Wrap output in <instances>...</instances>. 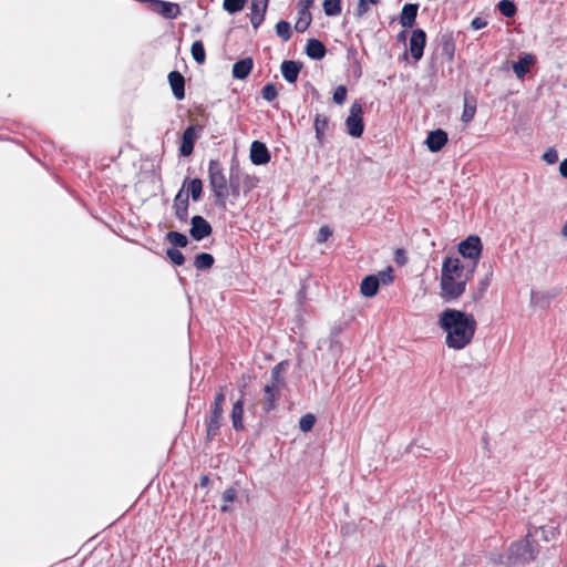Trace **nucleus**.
<instances>
[{
	"label": "nucleus",
	"instance_id": "1",
	"mask_svg": "<svg viewBox=\"0 0 567 567\" xmlns=\"http://www.w3.org/2000/svg\"><path fill=\"white\" fill-rule=\"evenodd\" d=\"M439 327L446 334V347L453 350H462L472 342L477 322L472 313L446 308L439 316Z\"/></svg>",
	"mask_w": 567,
	"mask_h": 567
},
{
	"label": "nucleus",
	"instance_id": "2",
	"mask_svg": "<svg viewBox=\"0 0 567 567\" xmlns=\"http://www.w3.org/2000/svg\"><path fill=\"white\" fill-rule=\"evenodd\" d=\"M472 275L465 274V267L457 257H445L442 264L440 287L441 298L446 301L458 299L466 290Z\"/></svg>",
	"mask_w": 567,
	"mask_h": 567
},
{
	"label": "nucleus",
	"instance_id": "3",
	"mask_svg": "<svg viewBox=\"0 0 567 567\" xmlns=\"http://www.w3.org/2000/svg\"><path fill=\"white\" fill-rule=\"evenodd\" d=\"M208 181L216 198V205L225 209L229 197L228 178L226 177L223 164L218 159H210L208 163Z\"/></svg>",
	"mask_w": 567,
	"mask_h": 567
},
{
	"label": "nucleus",
	"instance_id": "4",
	"mask_svg": "<svg viewBox=\"0 0 567 567\" xmlns=\"http://www.w3.org/2000/svg\"><path fill=\"white\" fill-rule=\"evenodd\" d=\"M537 554V542L534 539L532 528H529L525 539L512 543L508 548L507 560L512 564H528L536 558Z\"/></svg>",
	"mask_w": 567,
	"mask_h": 567
},
{
	"label": "nucleus",
	"instance_id": "5",
	"mask_svg": "<svg viewBox=\"0 0 567 567\" xmlns=\"http://www.w3.org/2000/svg\"><path fill=\"white\" fill-rule=\"evenodd\" d=\"M362 113V103L359 101H354L350 106L349 115L344 122L346 131L351 137L359 138L362 136L364 132V122Z\"/></svg>",
	"mask_w": 567,
	"mask_h": 567
},
{
	"label": "nucleus",
	"instance_id": "6",
	"mask_svg": "<svg viewBox=\"0 0 567 567\" xmlns=\"http://www.w3.org/2000/svg\"><path fill=\"white\" fill-rule=\"evenodd\" d=\"M482 241L481 238L476 235H471L464 240H462L458 245V252L467 259L474 260L472 268L470 269V274L473 275L476 262L482 252Z\"/></svg>",
	"mask_w": 567,
	"mask_h": 567
},
{
	"label": "nucleus",
	"instance_id": "7",
	"mask_svg": "<svg viewBox=\"0 0 567 567\" xmlns=\"http://www.w3.org/2000/svg\"><path fill=\"white\" fill-rule=\"evenodd\" d=\"M241 185H245L247 187L246 192H248L252 187L250 177L244 174L237 164L231 165L228 177L229 195L237 198L240 195Z\"/></svg>",
	"mask_w": 567,
	"mask_h": 567
},
{
	"label": "nucleus",
	"instance_id": "8",
	"mask_svg": "<svg viewBox=\"0 0 567 567\" xmlns=\"http://www.w3.org/2000/svg\"><path fill=\"white\" fill-rule=\"evenodd\" d=\"M212 233V225L203 216L195 215L190 218L189 235L194 240L200 241L210 236Z\"/></svg>",
	"mask_w": 567,
	"mask_h": 567
},
{
	"label": "nucleus",
	"instance_id": "9",
	"mask_svg": "<svg viewBox=\"0 0 567 567\" xmlns=\"http://www.w3.org/2000/svg\"><path fill=\"white\" fill-rule=\"evenodd\" d=\"M203 130L200 125H189L182 134V143L179 146L181 156L187 157L194 151V145L198 138V133Z\"/></svg>",
	"mask_w": 567,
	"mask_h": 567
},
{
	"label": "nucleus",
	"instance_id": "10",
	"mask_svg": "<svg viewBox=\"0 0 567 567\" xmlns=\"http://www.w3.org/2000/svg\"><path fill=\"white\" fill-rule=\"evenodd\" d=\"M410 53L415 61H420L424 53L426 45V33L422 29H415L412 31L410 38Z\"/></svg>",
	"mask_w": 567,
	"mask_h": 567
},
{
	"label": "nucleus",
	"instance_id": "11",
	"mask_svg": "<svg viewBox=\"0 0 567 567\" xmlns=\"http://www.w3.org/2000/svg\"><path fill=\"white\" fill-rule=\"evenodd\" d=\"M224 409L210 408L209 416L206 420V440L213 441L218 434L221 426Z\"/></svg>",
	"mask_w": 567,
	"mask_h": 567
},
{
	"label": "nucleus",
	"instance_id": "12",
	"mask_svg": "<svg viewBox=\"0 0 567 567\" xmlns=\"http://www.w3.org/2000/svg\"><path fill=\"white\" fill-rule=\"evenodd\" d=\"M151 10L165 19H176L181 14V8L177 3L164 0H154Z\"/></svg>",
	"mask_w": 567,
	"mask_h": 567
},
{
	"label": "nucleus",
	"instance_id": "13",
	"mask_svg": "<svg viewBox=\"0 0 567 567\" xmlns=\"http://www.w3.org/2000/svg\"><path fill=\"white\" fill-rule=\"evenodd\" d=\"M249 157L254 165H265L269 163L271 156L265 143L254 141L250 145Z\"/></svg>",
	"mask_w": 567,
	"mask_h": 567
},
{
	"label": "nucleus",
	"instance_id": "14",
	"mask_svg": "<svg viewBox=\"0 0 567 567\" xmlns=\"http://www.w3.org/2000/svg\"><path fill=\"white\" fill-rule=\"evenodd\" d=\"M447 133L441 128H437L435 131H431L427 134L425 144L432 153L440 152L445 144L447 143Z\"/></svg>",
	"mask_w": 567,
	"mask_h": 567
},
{
	"label": "nucleus",
	"instance_id": "15",
	"mask_svg": "<svg viewBox=\"0 0 567 567\" xmlns=\"http://www.w3.org/2000/svg\"><path fill=\"white\" fill-rule=\"evenodd\" d=\"M182 189L185 192L186 195H189V198L193 202H198L203 196V182L198 177H186L183 182Z\"/></svg>",
	"mask_w": 567,
	"mask_h": 567
},
{
	"label": "nucleus",
	"instance_id": "16",
	"mask_svg": "<svg viewBox=\"0 0 567 567\" xmlns=\"http://www.w3.org/2000/svg\"><path fill=\"white\" fill-rule=\"evenodd\" d=\"M301 69L302 63L293 60H285L280 65L281 74L288 83H295L298 80Z\"/></svg>",
	"mask_w": 567,
	"mask_h": 567
},
{
	"label": "nucleus",
	"instance_id": "17",
	"mask_svg": "<svg viewBox=\"0 0 567 567\" xmlns=\"http://www.w3.org/2000/svg\"><path fill=\"white\" fill-rule=\"evenodd\" d=\"M168 83L176 100L182 101L185 97V79L178 71H172L168 74Z\"/></svg>",
	"mask_w": 567,
	"mask_h": 567
},
{
	"label": "nucleus",
	"instance_id": "18",
	"mask_svg": "<svg viewBox=\"0 0 567 567\" xmlns=\"http://www.w3.org/2000/svg\"><path fill=\"white\" fill-rule=\"evenodd\" d=\"M419 4L416 3H405L402 8L400 14V24L403 28H412L415 24V20L417 17Z\"/></svg>",
	"mask_w": 567,
	"mask_h": 567
},
{
	"label": "nucleus",
	"instance_id": "19",
	"mask_svg": "<svg viewBox=\"0 0 567 567\" xmlns=\"http://www.w3.org/2000/svg\"><path fill=\"white\" fill-rule=\"evenodd\" d=\"M313 128L316 140L320 146L324 144L326 132L329 128V117L324 114L317 113L313 118Z\"/></svg>",
	"mask_w": 567,
	"mask_h": 567
},
{
	"label": "nucleus",
	"instance_id": "20",
	"mask_svg": "<svg viewBox=\"0 0 567 567\" xmlns=\"http://www.w3.org/2000/svg\"><path fill=\"white\" fill-rule=\"evenodd\" d=\"M535 55L525 53L513 63V71L518 79H523L529 71V66L535 62Z\"/></svg>",
	"mask_w": 567,
	"mask_h": 567
},
{
	"label": "nucleus",
	"instance_id": "21",
	"mask_svg": "<svg viewBox=\"0 0 567 567\" xmlns=\"http://www.w3.org/2000/svg\"><path fill=\"white\" fill-rule=\"evenodd\" d=\"M254 61L251 58L238 60L233 65V76L237 80H245L251 72Z\"/></svg>",
	"mask_w": 567,
	"mask_h": 567
},
{
	"label": "nucleus",
	"instance_id": "22",
	"mask_svg": "<svg viewBox=\"0 0 567 567\" xmlns=\"http://www.w3.org/2000/svg\"><path fill=\"white\" fill-rule=\"evenodd\" d=\"M379 287V277L377 275H369L361 281L360 291L364 297L371 298L378 293Z\"/></svg>",
	"mask_w": 567,
	"mask_h": 567
},
{
	"label": "nucleus",
	"instance_id": "23",
	"mask_svg": "<svg viewBox=\"0 0 567 567\" xmlns=\"http://www.w3.org/2000/svg\"><path fill=\"white\" fill-rule=\"evenodd\" d=\"M327 49L318 39H309L306 45V54L312 60H322L326 56Z\"/></svg>",
	"mask_w": 567,
	"mask_h": 567
},
{
	"label": "nucleus",
	"instance_id": "24",
	"mask_svg": "<svg viewBox=\"0 0 567 567\" xmlns=\"http://www.w3.org/2000/svg\"><path fill=\"white\" fill-rule=\"evenodd\" d=\"M233 427L235 431L244 430V400L243 396L234 404L230 413Z\"/></svg>",
	"mask_w": 567,
	"mask_h": 567
},
{
	"label": "nucleus",
	"instance_id": "25",
	"mask_svg": "<svg viewBox=\"0 0 567 567\" xmlns=\"http://www.w3.org/2000/svg\"><path fill=\"white\" fill-rule=\"evenodd\" d=\"M441 54L446 58L447 61L454 59L455 42L451 33L441 34L440 39Z\"/></svg>",
	"mask_w": 567,
	"mask_h": 567
},
{
	"label": "nucleus",
	"instance_id": "26",
	"mask_svg": "<svg viewBox=\"0 0 567 567\" xmlns=\"http://www.w3.org/2000/svg\"><path fill=\"white\" fill-rule=\"evenodd\" d=\"M265 400L262 402V409L266 413H269L276 408V401L280 394V389L272 388V385H265Z\"/></svg>",
	"mask_w": 567,
	"mask_h": 567
},
{
	"label": "nucleus",
	"instance_id": "27",
	"mask_svg": "<svg viewBox=\"0 0 567 567\" xmlns=\"http://www.w3.org/2000/svg\"><path fill=\"white\" fill-rule=\"evenodd\" d=\"M556 293L549 291H534L530 292V303L535 307H539L545 309L549 306L551 299H554Z\"/></svg>",
	"mask_w": 567,
	"mask_h": 567
},
{
	"label": "nucleus",
	"instance_id": "28",
	"mask_svg": "<svg viewBox=\"0 0 567 567\" xmlns=\"http://www.w3.org/2000/svg\"><path fill=\"white\" fill-rule=\"evenodd\" d=\"M287 364L288 363L286 361H281L271 369L270 382L267 385H272V388L280 389V385L284 383L282 373Z\"/></svg>",
	"mask_w": 567,
	"mask_h": 567
},
{
	"label": "nucleus",
	"instance_id": "29",
	"mask_svg": "<svg viewBox=\"0 0 567 567\" xmlns=\"http://www.w3.org/2000/svg\"><path fill=\"white\" fill-rule=\"evenodd\" d=\"M475 112H476V101L473 97L470 99L468 94L465 93L464 109H463L461 120L464 123H470L474 118Z\"/></svg>",
	"mask_w": 567,
	"mask_h": 567
},
{
	"label": "nucleus",
	"instance_id": "30",
	"mask_svg": "<svg viewBox=\"0 0 567 567\" xmlns=\"http://www.w3.org/2000/svg\"><path fill=\"white\" fill-rule=\"evenodd\" d=\"M299 18L295 24V30L299 33L305 32L312 21V16L309 10L300 9L298 11Z\"/></svg>",
	"mask_w": 567,
	"mask_h": 567
},
{
	"label": "nucleus",
	"instance_id": "31",
	"mask_svg": "<svg viewBox=\"0 0 567 567\" xmlns=\"http://www.w3.org/2000/svg\"><path fill=\"white\" fill-rule=\"evenodd\" d=\"M215 259L212 254L200 252L195 256L194 266L197 270H207L213 267Z\"/></svg>",
	"mask_w": 567,
	"mask_h": 567
},
{
	"label": "nucleus",
	"instance_id": "32",
	"mask_svg": "<svg viewBox=\"0 0 567 567\" xmlns=\"http://www.w3.org/2000/svg\"><path fill=\"white\" fill-rule=\"evenodd\" d=\"M165 239L173 245L174 248H185L188 245V238L179 231H168Z\"/></svg>",
	"mask_w": 567,
	"mask_h": 567
},
{
	"label": "nucleus",
	"instance_id": "33",
	"mask_svg": "<svg viewBox=\"0 0 567 567\" xmlns=\"http://www.w3.org/2000/svg\"><path fill=\"white\" fill-rule=\"evenodd\" d=\"M491 278H492V271L487 272L485 275V277L478 281L476 289L472 293V300L474 302H476L483 298L485 291L487 290V288L491 284Z\"/></svg>",
	"mask_w": 567,
	"mask_h": 567
},
{
	"label": "nucleus",
	"instance_id": "34",
	"mask_svg": "<svg viewBox=\"0 0 567 567\" xmlns=\"http://www.w3.org/2000/svg\"><path fill=\"white\" fill-rule=\"evenodd\" d=\"M534 537L540 534V537L545 542L554 539L556 536L557 527L554 525L539 526L532 529Z\"/></svg>",
	"mask_w": 567,
	"mask_h": 567
},
{
	"label": "nucleus",
	"instance_id": "35",
	"mask_svg": "<svg viewBox=\"0 0 567 567\" xmlns=\"http://www.w3.org/2000/svg\"><path fill=\"white\" fill-rule=\"evenodd\" d=\"M190 53H192L193 59L198 64L205 63L206 52H205L204 43L200 40H197L192 44Z\"/></svg>",
	"mask_w": 567,
	"mask_h": 567
},
{
	"label": "nucleus",
	"instance_id": "36",
	"mask_svg": "<svg viewBox=\"0 0 567 567\" xmlns=\"http://www.w3.org/2000/svg\"><path fill=\"white\" fill-rule=\"evenodd\" d=\"M323 11L328 17H337L342 11L341 0H324Z\"/></svg>",
	"mask_w": 567,
	"mask_h": 567
},
{
	"label": "nucleus",
	"instance_id": "37",
	"mask_svg": "<svg viewBox=\"0 0 567 567\" xmlns=\"http://www.w3.org/2000/svg\"><path fill=\"white\" fill-rule=\"evenodd\" d=\"M497 8L499 12L506 18H513L517 12L516 4L512 0H501L497 4Z\"/></svg>",
	"mask_w": 567,
	"mask_h": 567
},
{
	"label": "nucleus",
	"instance_id": "38",
	"mask_svg": "<svg viewBox=\"0 0 567 567\" xmlns=\"http://www.w3.org/2000/svg\"><path fill=\"white\" fill-rule=\"evenodd\" d=\"M248 0H224L223 7L224 9L234 14L244 9Z\"/></svg>",
	"mask_w": 567,
	"mask_h": 567
},
{
	"label": "nucleus",
	"instance_id": "39",
	"mask_svg": "<svg viewBox=\"0 0 567 567\" xmlns=\"http://www.w3.org/2000/svg\"><path fill=\"white\" fill-rule=\"evenodd\" d=\"M276 33L284 41H288L291 38V27L288 21L280 20L276 24Z\"/></svg>",
	"mask_w": 567,
	"mask_h": 567
},
{
	"label": "nucleus",
	"instance_id": "40",
	"mask_svg": "<svg viewBox=\"0 0 567 567\" xmlns=\"http://www.w3.org/2000/svg\"><path fill=\"white\" fill-rule=\"evenodd\" d=\"M315 423H316V416L311 413H307L300 417L299 429L301 432L307 433L312 430Z\"/></svg>",
	"mask_w": 567,
	"mask_h": 567
},
{
	"label": "nucleus",
	"instance_id": "41",
	"mask_svg": "<svg viewBox=\"0 0 567 567\" xmlns=\"http://www.w3.org/2000/svg\"><path fill=\"white\" fill-rule=\"evenodd\" d=\"M250 10V22L254 29H258L265 20L266 11H264L261 8L254 9V7H251Z\"/></svg>",
	"mask_w": 567,
	"mask_h": 567
},
{
	"label": "nucleus",
	"instance_id": "42",
	"mask_svg": "<svg viewBox=\"0 0 567 567\" xmlns=\"http://www.w3.org/2000/svg\"><path fill=\"white\" fill-rule=\"evenodd\" d=\"M166 255L167 257L169 258V260L175 265V266H182L184 265L185 262V256L183 255V252L177 249V248H174V247H171L166 250Z\"/></svg>",
	"mask_w": 567,
	"mask_h": 567
},
{
	"label": "nucleus",
	"instance_id": "43",
	"mask_svg": "<svg viewBox=\"0 0 567 567\" xmlns=\"http://www.w3.org/2000/svg\"><path fill=\"white\" fill-rule=\"evenodd\" d=\"M261 95L262 99H265L268 102L274 101L278 95L276 85L274 83H267L261 90Z\"/></svg>",
	"mask_w": 567,
	"mask_h": 567
},
{
	"label": "nucleus",
	"instance_id": "44",
	"mask_svg": "<svg viewBox=\"0 0 567 567\" xmlns=\"http://www.w3.org/2000/svg\"><path fill=\"white\" fill-rule=\"evenodd\" d=\"M380 0H359L357 9H355V16L358 18L363 17L369 11V4H378Z\"/></svg>",
	"mask_w": 567,
	"mask_h": 567
},
{
	"label": "nucleus",
	"instance_id": "45",
	"mask_svg": "<svg viewBox=\"0 0 567 567\" xmlns=\"http://www.w3.org/2000/svg\"><path fill=\"white\" fill-rule=\"evenodd\" d=\"M189 206V195L181 188L173 200V208Z\"/></svg>",
	"mask_w": 567,
	"mask_h": 567
},
{
	"label": "nucleus",
	"instance_id": "46",
	"mask_svg": "<svg viewBox=\"0 0 567 567\" xmlns=\"http://www.w3.org/2000/svg\"><path fill=\"white\" fill-rule=\"evenodd\" d=\"M347 93L348 90L344 85L337 86L332 96L333 102L338 105L343 104L347 99Z\"/></svg>",
	"mask_w": 567,
	"mask_h": 567
},
{
	"label": "nucleus",
	"instance_id": "47",
	"mask_svg": "<svg viewBox=\"0 0 567 567\" xmlns=\"http://www.w3.org/2000/svg\"><path fill=\"white\" fill-rule=\"evenodd\" d=\"M225 388H219V391L215 394L214 402L210 408L213 409H223V404L225 402Z\"/></svg>",
	"mask_w": 567,
	"mask_h": 567
},
{
	"label": "nucleus",
	"instance_id": "48",
	"mask_svg": "<svg viewBox=\"0 0 567 567\" xmlns=\"http://www.w3.org/2000/svg\"><path fill=\"white\" fill-rule=\"evenodd\" d=\"M380 279V284H391L393 281L392 268L388 267L385 270H382L377 275Z\"/></svg>",
	"mask_w": 567,
	"mask_h": 567
},
{
	"label": "nucleus",
	"instance_id": "49",
	"mask_svg": "<svg viewBox=\"0 0 567 567\" xmlns=\"http://www.w3.org/2000/svg\"><path fill=\"white\" fill-rule=\"evenodd\" d=\"M543 159L548 164H555L558 162V153L555 148H548L543 154Z\"/></svg>",
	"mask_w": 567,
	"mask_h": 567
},
{
	"label": "nucleus",
	"instance_id": "50",
	"mask_svg": "<svg viewBox=\"0 0 567 567\" xmlns=\"http://www.w3.org/2000/svg\"><path fill=\"white\" fill-rule=\"evenodd\" d=\"M175 217L182 221L186 223L188 220V206L185 207H176L174 208Z\"/></svg>",
	"mask_w": 567,
	"mask_h": 567
},
{
	"label": "nucleus",
	"instance_id": "51",
	"mask_svg": "<svg viewBox=\"0 0 567 567\" xmlns=\"http://www.w3.org/2000/svg\"><path fill=\"white\" fill-rule=\"evenodd\" d=\"M223 501L225 503H233L237 497V491L234 487H228L223 492Z\"/></svg>",
	"mask_w": 567,
	"mask_h": 567
},
{
	"label": "nucleus",
	"instance_id": "52",
	"mask_svg": "<svg viewBox=\"0 0 567 567\" xmlns=\"http://www.w3.org/2000/svg\"><path fill=\"white\" fill-rule=\"evenodd\" d=\"M332 235L331 229L328 226L320 227L317 236L318 243H324Z\"/></svg>",
	"mask_w": 567,
	"mask_h": 567
},
{
	"label": "nucleus",
	"instance_id": "53",
	"mask_svg": "<svg viewBox=\"0 0 567 567\" xmlns=\"http://www.w3.org/2000/svg\"><path fill=\"white\" fill-rule=\"evenodd\" d=\"M487 25V21L481 17H475L472 22L471 27L473 30H481Z\"/></svg>",
	"mask_w": 567,
	"mask_h": 567
},
{
	"label": "nucleus",
	"instance_id": "54",
	"mask_svg": "<svg viewBox=\"0 0 567 567\" xmlns=\"http://www.w3.org/2000/svg\"><path fill=\"white\" fill-rule=\"evenodd\" d=\"M269 0H251V7L254 9L261 8L264 11H267Z\"/></svg>",
	"mask_w": 567,
	"mask_h": 567
},
{
	"label": "nucleus",
	"instance_id": "55",
	"mask_svg": "<svg viewBox=\"0 0 567 567\" xmlns=\"http://www.w3.org/2000/svg\"><path fill=\"white\" fill-rule=\"evenodd\" d=\"M315 0H299L298 2V7L300 9H305V10H309L310 11V8L312 7Z\"/></svg>",
	"mask_w": 567,
	"mask_h": 567
},
{
	"label": "nucleus",
	"instance_id": "56",
	"mask_svg": "<svg viewBox=\"0 0 567 567\" xmlns=\"http://www.w3.org/2000/svg\"><path fill=\"white\" fill-rule=\"evenodd\" d=\"M559 173L564 178H567V158L560 162Z\"/></svg>",
	"mask_w": 567,
	"mask_h": 567
},
{
	"label": "nucleus",
	"instance_id": "57",
	"mask_svg": "<svg viewBox=\"0 0 567 567\" xmlns=\"http://www.w3.org/2000/svg\"><path fill=\"white\" fill-rule=\"evenodd\" d=\"M560 233L564 237H567V219H566V223L564 224Z\"/></svg>",
	"mask_w": 567,
	"mask_h": 567
},
{
	"label": "nucleus",
	"instance_id": "58",
	"mask_svg": "<svg viewBox=\"0 0 567 567\" xmlns=\"http://www.w3.org/2000/svg\"><path fill=\"white\" fill-rule=\"evenodd\" d=\"M209 478L207 476H203L202 477V481H200V484L204 486L208 483Z\"/></svg>",
	"mask_w": 567,
	"mask_h": 567
},
{
	"label": "nucleus",
	"instance_id": "59",
	"mask_svg": "<svg viewBox=\"0 0 567 567\" xmlns=\"http://www.w3.org/2000/svg\"><path fill=\"white\" fill-rule=\"evenodd\" d=\"M399 40H405V31L399 33Z\"/></svg>",
	"mask_w": 567,
	"mask_h": 567
},
{
	"label": "nucleus",
	"instance_id": "60",
	"mask_svg": "<svg viewBox=\"0 0 567 567\" xmlns=\"http://www.w3.org/2000/svg\"><path fill=\"white\" fill-rule=\"evenodd\" d=\"M220 509H221V512H227V511H228V506H227V505H224V506H221V508H220Z\"/></svg>",
	"mask_w": 567,
	"mask_h": 567
},
{
	"label": "nucleus",
	"instance_id": "61",
	"mask_svg": "<svg viewBox=\"0 0 567 567\" xmlns=\"http://www.w3.org/2000/svg\"><path fill=\"white\" fill-rule=\"evenodd\" d=\"M403 251L401 249H398L396 254L400 255L402 254Z\"/></svg>",
	"mask_w": 567,
	"mask_h": 567
},
{
	"label": "nucleus",
	"instance_id": "62",
	"mask_svg": "<svg viewBox=\"0 0 567 567\" xmlns=\"http://www.w3.org/2000/svg\"><path fill=\"white\" fill-rule=\"evenodd\" d=\"M377 567H385L383 564H379Z\"/></svg>",
	"mask_w": 567,
	"mask_h": 567
}]
</instances>
